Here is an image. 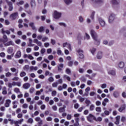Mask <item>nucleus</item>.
I'll list each match as a JSON object with an SVG mask.
<instances>
[{"label":"nucleus","mask_w":126,"mask_h":126,"mask_svg":"<svg viewBox=\"0 0 126 126\" xmlns=\"http://www.w3.org/2000/svg\"><path fill=\"white\" fill-rule=\"evenodd\" d=\"M90 33L94 41V44L97 45H99L100 44V41L98 40V35L97 34V32H96L94 30L91 29L90 31Z\"/></svg>","instance_id":"obj_1"},{"label":"nucleus","mask_w":126,"mask_h":126,"mask_svg":"<svg viewBox=\"0 0 126 126\" xmlns=\"http://www.w3.org/2000/svg\"><path fill=\"white\" fill-rule=\"evenodd\" d=\"M53 17L55 19L59 20L62 17V13L58 11H54L53 13Z\"/></svg>","instance_id":"obj_2"},{"label":"nucleus","mask_w":126,"mask_h":126,"mask_svg":"<svg viewBox=\"0 0 126 126\" xmlns=\"http://www.w3.org/2000/svg\"><path fill=\"white\" fill-rule=\"evenodd\" d=\"M116 19V15L115 14H111L108 18V21L109 23H112L114 22V20Z\"/></svg>","instance_id":"obj_3"},{"label":"nucleus","mask_w":126,"mask_h":126,"mask_svg":"<svg viewBox=\"0 0 126 126\" xmlns=\"http://www.w3.org/2000/svg\"><path fill=\"white\" fill-rule=\"evenodd\" d=\"M6 2L9 6V8H8L9 11H12V10H13V6H12V2L10 1H8V0H6Z\"/></svg>","instance_id":"obj_4"},{"label":"nucleus","mask_w":126,"mask_h":126,"mask_svg":"<svg viewBox=\"0 0 126 126\" xmlns=\"http://www.w3.org/2000/svg\"><path fill=\"white\" fill-rule=\"evenodd\" d=\"M18 16V12H16L15 13L11 14L10 15V18L11 19V20H15V19L17 18Z\"/></svg>","instance_id":"obj_5"},{"label":"nucleus","mask_w":126,"mask_h":126,"mask_svg":"<svg viewBox=\"0 0 126 126\" xmlns=\"http://www.w3.org/2000/svg\"><path fill=\"white\" fill-rule=\"evenodd\" d=\"M98 21L101 27H105V26H106V22H105L102 18H99Z\"/></svg>","instance_id":"obj_6"},{"label":"nucleus","mask_w":126,"mask_h":126,"mask_svg":"<svg viewBox=\"0 0 126 126\" xmlns=\"http://www.w3.org/2000/svg\"><path fill=\"white\" fill-rule=\"evenodd\" d=\"M35 121L36 122H38V126H42L43 125V120L41 119V118L37 117L35 118Z\"/></svg>","instance_id":"obj_7"},{"label":"nucleus","mask_w":126,"mask_h":126,"mask_svg":"<svg viewBox=\"0 0 126 126\" xmlns=\"http://www.w3.org/2000/svg\"><path fill=\"white\" fill-rule=\"evenodd\" d=\"M10 70L11 72L14 73V75H15V76H17L18 74V70L16 69V68H15V67H12L10 68Z\"/></svg>","instance_id":"obj_8"},{"label":"nucleus","mask_w":126,"mask_h":126,"mask_svg":"<svg viewBox=\"0 0 126 126\" xmlns=\"http://www.w3.org/2000/svg\"><path fill=\"white\" fill-rule=\"evenodd\" d=\"M126 104H123L119 109L118 111L120 112V113H123L125 110H126Z\"/></svg>","instance_id":"obj_9"},{"label":"nucleus","mask_w":126,"mask_h":126,"mask_svg":"<svg viewBox=\"0 0 126 126\" xmlns=\"http://www.w3.org/2000/svg\"><path fill=\"white\" fill-rule=\"evenodd\" d=\"M14 57L15 59H19L20 58H21V51L20 50L18 51Z\"/></svg>","instance_id":"obj_10"},{"label":"nucleus","mask_w":126,"mask_h":126,"mask_svg":"<svg viewBox=\"0 0 126 126\" xmlns=\"http://www.w3.org/2000/svg\"><path fill=\"white\" fill-rule=\"evenodd\" d=\"M11 103V100H10V99H7L4 104V107H6V108H8V107H9Z\"/></svg>","instance_id":"obj_11"},{"label":"nucleus","mask_w":126,"mask_h":126,"mask_svg":"<svg viewBox=\"0 0 126 126\" xmlns=\"http://www.w3.org/2000/svg\"><path fill=\"white\" fill-rule=\"evenodd\" d=\"M116 122H115V125H120V120H121V116L118 115L115 118Z\"/></svg>","instance_id":"obj_12"},{"label":"nucleus","mask_w":126,"mask_h":126,"mask_svg":"<svg viewBox=\"0 0 126 126\" xmlns=\"http://www.w3.org/2000/svg\"><path fill=\"white\" fill-rule=\"evenodd\" d=\"M30 86H31V84L29 83H25L23 85V87L24 88V89H29V88H30Z\"/></svg>","instance_id":"obj_13"},{"label":"nucleus","mask_w":126,"mask_h":126,"mask_svg":"<svg viewBox=\"0 0 126 126\" xmlns=\"http://www.w3.org/2000/svg\"><path fill=\"white\" fill-rule=\"evenodd\" d=\"M65 108H66V106L64 105H63V107L59 108V113H63V112H65Z\"/></svg>","instance_id":"obj_14"},{"label":"nucleus","mask_w":126,"mask_h":126,"mask_svg":"<svg viewBox=\"0 0 126 126\" xmlns=\"http://www.w3.org/2000/svg\"><path fill=\"white\" fill-rule=\"evenodd\" d=\"M33 42L36 44L37 46H39V47H41L42 46V42L41 41H39L37 39H34L33 40Z\"/></svg>","instance_id":"obj_15"},{"label":"nucleus","mask_w":126,"mask_h":126,"mask_svg":"<svg viewBox=\"0 0 126 126\" xmlns=\"http://www.w3.org/2000/svg\"><path fill=\"white\" fill-rule=\"evenodd\" d=\"M108 74H110L111 75H113V76H115L116 75V71L115 70L113 69H110L108 71Z\"/></svg>","instance_id":"obj_16"},{"label":"nucleus","mask_w":126,"mask_h":126,"mask_svg":"<svg viewBox=\"0 0 126 126\" xmlns=\"http://www.w3.org/2000/svg\"><path fill=\"white\" fill-rule=\"evenodd\" d=\"M96 58L98 60H101L103 58V53L101 52H98L96 55Z\"/></svg>","instance_id":"obj_17"},{"label":"nucleus","mask_w":126,"mask_h":126,"mask_svg":"<svg viewBox=\"0 0 126 126\" xmlns=\"http://www.w3.org/2000/svg\"><path fill=\"white\" fill-rule=\"evenodd\" d=\"M92 1H93L94 2H95L96 3H97L98 4H100V3H103L104 2V0H91Z\"/></svg>","instance_id":"obj_18"},{"label":"nucleus","mask_w":126,"mask_h":126,"mask_svg":"<svg viewBox=\"0 0 126 126\" xmlns=\"http://www.w3.org/2000/svg\"><path fill=\"white\" fill-rule=\"evenodd\" d=\"M66 5H69L72 3V0H63Z\"/></svg>","instance_id":"obj_19"},{"label":"nucleus","mask_w":126,"mask_h":126,"mask_svg":"<svg viewBox=\"0 0 126 126\" xmlns=\"http://www.w3.org/2000/svg\"><path fill=\"white\" fill-rule=\"evenodd\" d=\"M63 63H60L58 66V71H62L63 70Z\"/></svg>","instance_id":"obj_20"},{"label":"nucleus","mask_w":126,"mask_h":126,"mask_svg":"<svg viewBox=\"0 0 126 126\" xmlns=\"http://www.w3.org/2000/svg\"><path fill=\"white\" fill-rule=\"evenodd\" d=\"M4 46H5V47H7V46H10V45L13 46V41L11 40L10 41L7 42L6 43H4Z\"/></svg>","instance_id":"obj_21"},{"label":"nucleus","mask_w":126,"mask_h":126,"mask_svg":"<svg viewBox=\"0 0 126 126\" xmlns=\"http://www.w3.org/2000/svg\"><path fill=\"white\" fill-rule=\"evenodd\" d=\"M3 39H4V41H3V43H6V42L8 41V38H7V36L6 35V34H5V33L3 34Z\"/></svg>","instance_id":"obj_22"},{"label":"nucleus","mask_w":126,"mask_h":126,"mask_svg":"<svg viewBox=\"0 0 126 126\" xmlns=\"http://www.w3.org/2000/svg\"><path fill=\"white\" fill-rule=\"evenodd\" d=\"M2 94L3 95H6V94H7V91H6V87H3L2 89Z\"/></svg>","instance_id":"obj_23"},{"label":"nucleus","mask_w":126,"mask_h":126,"mask_svg":"<svg viewBox=\"0 0 126 126\" xmlns=\"http://www.w3.org/2000/svg\"><path fill=\"white\" fill-rule=\"evenodd\" d=\"M113 96L115 97V98H119L120 96V94L119 92L115 91L113 93Z\"/></svg>","instance_id":"obj_24"},{"label":"nucleus","mask_w":126,"mask_h":126,"mask_svg":"<svg viewBox=\"0 0 126 126\" xmlns=\"http://www.w3.org/2000/svg\"><path fill=\"white\" fill-rule=\"evenodd\" d=\"M13 48L12 47H8L7 49L8 54H12L13 53Z\"/></svg>","instance_id":"obj_25"},{"label":"nucleus","mask_w":126,"mask_h":126,"mask_svg":"<svg viewBox=\"0 0 126 126\" xmlns=\"http://www.w3.org/2000/svg\"><path fill=\"white\" fill-rule=\"evenodd\" d=\"M118 66L120 67V68H123L124 66H125V63L123 62H121L119 63Z\"/></svg>","instance_id":"obj_26"},{"label":"nucleus","mask_w":126,"mask_h":126,"mask_svg":"<svg viewBox=\"0 0 126 126\" xmlns=\"http://www.w3.org/2000/svg\"><path fill=\"white\" fill-rule=\"evenodd\" d=\"M113 4H119L120 3V0H112Z\"/></svg>","instance_id":"obj_27"},{"label":"nucleus","mask_w":126,"mask_h":126,"mask_svg":"<svg viewBox=\"0 0 126 126\" xmlns=\"http://www.w3.org/2000/svg\"><path fill=\"white\" fill-rule=\"evenodd\" d=\"M29 25L30 26H31V27H32V30H36V27H35V26H34V23H30L29 24Z\"/></svg>","instance_id":"obj_28"},{"label":"nucleus","mask_w":126,"mask_h":126,"mask_svg":"<svg viewBox=\"0 0 126 126\" xmlns=\"http://www.w3.org/2000/svg\"><path fill=\"white\" fill-rule=\"evenodd\" d=\"M44 30H45V28L42 26L39 28L38 32H39V33H42V32H44Z\"/></svg>","instance_id":"obj_29"},{"label":"nucleus","mask_w":126,"mask_h":126,"mask_svg":"<svg viewBox=\"0 0 126 126\" xmlns=\"http://www.w3.org/2000/svg\"><path fill=\"white\" fill-rule=\"evenodd\" d=\"M79 79L82 82H86V78H85V77L84 76L80 77Z\"/></svg>","instance_id":"obj_30"},{"label":"nucleus","mask_w":126,"mask_h":126,"mask_svg":"<svg viewBox=\"0 0 126 126\" xmlns=\"http://www.w3.org/2000/svg\"><path fill=\"white\" fill-rule=\"evenodd\" d=\"M94 109H95V105H94V104H91L90 106V108H89L90 111H94Z\"/></svg>","instance_id":"obj_31"},{"label":"nucleus","mask_w":126,"mask_h":126,"mask_svg":"<svg viewBox=\"0 0 126 126\" xmlns=\"http://www.w3.org/2000/svg\"><path fill=\"white\" fill-rule=\"evenodd\" d=\"M29 65H25V66L23 67V69L24 70H26V71H28V70H29Z\"/></svg>","instance_id":"obj_32"},{"label":"nucleus","mask_w":126,"mask_h":126,"mask_svg":"<svg viewBox=\"0 0 126 126\" xmlns=\"http://www.w3.org/2000/svg\"><path fill=\"white\" fill-rule=\"evenodd\" d=\"M26 75V72L24 71H22L20 73V76L21 77H24V76H25Z\"/></svg>","instance_id":"obj_33"},{"label":"nucleus","mask_w":126,"mask_h":126,"mask_svg":"<svg viewBox=\"0 0 126 126\" xmlns=\"http://www.w3.org/2000/svg\"><path fill=\"white\" fill-rule=\"evenodd\" d=\"M90 51L92 55H94L95 52H96V48H92V49H91Z\"/></svg>","instance_id":"obj_34"},{"label":"nucleus","mask_w":126,"mask_h":126,"mask_svg":"<svg viewBox=\"0 0 126 126\" xmlns=\"http://www.w3.org/2000/svg\"><path fill=\"white\" fill-rule=\"evenodd\" d=\"M58 85L59 83H58V82H54L52 84V87H54V88H56L57 87H58Z\"/></svg>","instance_id":"obj_35"},{"label":"nucleus","mask_w":126,"mask_h":126,"mask_svg":"<svg viewBox=\"0 0 126 126\" xmlns=\"http://www.w3.org/2000/svg\"><path fill=\"white\" fill-rule=\"evenodd\" d=\"M102 118L100 117H98L97 118H94V121H95V122H102Z\"/></svg>","instance_id":"obj_36"},{"label":"nucleus","mask_w":126,"mask_h":126,"mask_svg":"<svg viewBox=\"0 0 126 126\" xmlns=\"http://www.w3.org/2000/svg\"><path fill=\"white\" fill-rule=\"evenodd\" d=\"M63 78L67 79V80H68V81H70V77H69V76H68L66 75H63Z\"/></svg>","instance_id":"obj_37"},{"label":"nucleus","mask_w":126,"mask_h":126,"mask_svg":"<svg viewBox=\"0 0 126 126\" xmlns=\"http://www.w3.org/2000/svg\"><path fill=\"white\" fill-rule=\"evenodd\" d=\"M85 103L87 104V107H88L90 104H91V101L90 100L86 99L85 100Z\"/></svg>","instance_id":"obj_38"},{"label":"nucleus","mask_w":126,"mask_h":126,"mask_svg":"<svg viewBox=\"0 0 126 126\" xmlns=\"http://www.w3.org/2000/svg\"><path fill=\"white\" fill-rule=\"evenodd\" d=\"M31 4L32 7V6H35V5H36L35 0H32L31 1Z\"/></svg>","instance_id":"obj_39"},{"label":"nucleus","mask_w":126,"mask_h":126,"mask_svg":"<svg viewBox=\"0 0 126 126\" xmlns=\"http://www.w3.org/2000/svg\"><path fill=\"white\" fill-rule=\"evenodd\" d=\"M14 56V53H12L11 55H7L6 58L7 60H11V58H12Z\"/></svg>","instance_id":"obj_40"},{"label":"nucleus","mask_w":126,"mask_h":126,"mask_svg":"<svg viewBox=\"0 0 126 126\" xmlns=\"http://www.w3.org/2000/svg\"><path fill=\"white\" fill-rule=\"evenodd\" d=\"M12 75V74L11 73L8 72L5 73V76L6 77H10Z\"/></svg>","instance_id":"obj_41"},{"label":"nucleus","mask_w":126,"mask_h":126,"mask_svg":"<svg viewBox=\"0 0 126 126\" xmlns=\"http://www.w3.org/2000/svg\"><path fill=\"white\" fill-rule=\"evenodd\" d=\"M65 72L67 74H70L71 73V71L69 68H66L65 70Z\"/></svg>","instance_id":"obj_42"},{"label":"nucleus","mask_w":126,"mask_h":126,"mask_svg":"<svg viewBox=\"0 0 126 126\" xmlns=\"http://www.w3.org/2000/svg\"><path fill=\"white\" fill-rule=\"evenodd\" d=\"M14 92H15V93H20V90L17 88H15L14 89Z\"/></svg>","instance_id":"obj_43"},{"label":"nucleus","mask_w":126,"mask_h":126,"mask_svg":"<svg viewBox=\"0 0 126 126\" xmlns=\"http://www.w3.org/2000/svg\"><path fill=\"white\" fill-rule=\"evenodd\" d=\"M17 5H18V6H19L20 5H22L23 4H24V1H20V2L17 3Z\"/></svg>","instance_id":"obj_44"},{"label":"nucleus","mask_w":126,"mask_h":126,"mask_svg":"<svg viewBox=\"0 0 126 126\" xmlns=\"http://www.w3.org/2000/svg\"><path fill=\"white\" fill-rule=\"evenodd\" d=\"M54 80L55 79L53 77H50L48 78V81H49V82H54Z\"/></svg>","instance_id":"obj_45"},{"label":"nucleus","mask_w":126,"mask_h":126,"mask_svg":"<svg viewBox=\"0 0 126 126\" xmlns=\"http://www.w3.org/2000/svg\"><path fill=\"white\" fill-rule=\"evenodd\" d=\"M46 121H47V122H52L53 121V118L51 117H48L46 118Z\"/></svg>","instance_id":"obj_46"},{"label":"nucleus","mask_w":126,"mask_h":126,"mask_svg":"<svg viewBox=\"0 0 126 126\" xmlns=\"http://www.w3.org/2000/svg\"><path fill=\"white\" fill-rule=\"evenodd\" d=\"M87 120L90 123H92L94 119L92 117H87Z\"/></svg>","instance_id":"obj_47"},{"label":"nucleus","mask_w":126,"mask_h":126,"mask_svg":"<svg viewBox=\"0 0 126 126\" xmlns=\"http://www.w3.org/2000/svg\"><path fill=\"white\" fill-rule=\"evenodd\" d=\"M40 53L42 55H44V54H45V53H46V49H45V48L41 49V50L40 51Z\"/></svg>","instance_id":"obj_48"},{"label":"nucleus","mask_w":126,"mask_h":126,"mask_svg":"<svg viewBox=\"0 0 126 126\" xmlns=\"http://www.w3.org/2000/svg\"><path fill=\"white\" fill-rule=\"evenodd\" d=\"M59 25H60V26H63V27H66V24L64 23L60 22L59 23Z\"/></svg>","instance_id":"obj_49"},{"label":"nucleus","mask_w":126,"mask_h":126,"mask_svg":"<svg viewBox=\"0 0 126 126\" xmlns=\"http://www.w3.org/2000/svg\"><path fill=\"white\" fill-rule=\"evenodd\" d=\"M101 87L102 89H105V88H107V84H102L101 86Z\"/></svg>","instance_id":"obj_50"},{"label":"nucleus","mask_w":126,"mask_h":126,"mask_svg":"<svg viewBox=\"0 0 126 126\" xmlns=\"http://www.w3.org/2000/svg\"><path fill=\"white\" fill-rule=\"evenodd\" d=\"M28 123L29 124H33V119L32 118H30L28 120Z\"/></svg>","instance_id":"obj_51"},{"label":"nucleus","mask_w":126,"mask_h":126,"mask_svg":"<svg viewBox=\"0 0 126 126\" xmlns=\"http://www.w3.org/2000/svg\"><path fill=\"white\" fill-rule=\"evenodd\" d=\"M51 94H52V96H53V97L56 96V95H57V91H53Z\"/></svg>","instance_id":"obj_52"},{"label":"nucleus","mask_w":126,"mask_h":126,"mask_svg":"<svg viewBox=\"0 0 126 126\" xmlns=\"http://www.w3.org/2000/svg\"><path fill=\"white\" fill-rule=\"evenodd\" d=\"M0 105H2L4 103V101L2 100V96H0Z\"/></svg>","instance_id":"obj_53"},{"label":"nucleus","mask_w":126,"mask_h":126,"mask_svg":"<svg viewBox=\"0 0 126 126\" xmlns=\"http://www.w3.org/2000/svg\"><path fill=\"white\" fill-rule=\"evenodd\" d=\"M79 22L81 23H82V22H83V21H84V20L83 19V17H82V16H80L79 17Z\"/></svg>","instance_id":"obj_54"},{"label":"nucleus","mask_w":126,"mask_h":126,"mask_svg":"<svg viewBox=\"0 0 126 126\" xmlns=\"http://www.w3.org/2000/svg\"><path fill=\"white\" fill-rule=\"evenodd\" d=\"M35 91V89H34V88H31V89H30V93H31V94H32V93H33V92H34Z\"/></svg>","instance_id":"obj_55"},{"label":"nucleus","mask_w":126,"mask_h":126,"mask_svg":"<svg viewBox=\"0 0 126 126\" xmlns=\"http://www.w3.org/2000/svg\"><path fill=\"white\" fill-rule=\"evenodd\" d=\"M57 54H58V55H62V50H61V48H59L58 49Z\"/></svg>","instance_id":"obj_56"},{"label":"nucleus","mask_w":126,"mask_h":126,"mask_svg":"<svg viewBox=\"0 0 126 126\" xmlns=\"http://www.w3.org/2000/svg\"><path fill=\"white\" fill-rule=\"evenodd\" d=\"M94 15H95V12H92V14L91 15V18L92 19H94Z\"/></svg>","instance_id":"obj_57"},{"label":"nucleus","mask_w":126,"mask_h":126,"mask_svg":"<svg viewBox=\"0 0 126 126\" xmlns=\"http://www.w3.org/2000/svg\"><path fill=\"white\" fill-rule=\"evenodd\" d=\"M52 110H53V111H58V107H57V105H54L52 106Z\"/></svg>","instance_id":"obj_58"},{"label":"nucleus","mask_w":126,"mask_h":126,"mask_svg":"<svg viewBox=\"0 0 126 126\" xmlns=\"http://www.w3.org/2000/svg\"><path fill=\"white\" fill-rule=\"evenodd\" d=\"M79 58L80 59H84V55L82 53H79Z\"/></svg>","instance_id":"obj_59"},{"label":"nucleus","mask_w":126,"mask_h":126,"mask_svg":"<svg viewBox=\"0 0 126 126\" xmlns=\"http://www.w3.org/2000/svg\"><path fill=\"white\" fill-rule=\"evenodd\" d=\"M95 105L96 106H101V101H98V100L96 101L95 102Z\"/></svg>","instance_id":"obj_60"},{"label":"nucleus","mask_w":126,"mask_h":126,"mask_svg":"<svg viewBox=\"0 0 126 126\" xmlns=\"http://www.w3.org/2000/svg\"><path fill=\"white\" fill-rule=\"evenodd\" d=\"M95 111L98 112L99 113L101 112V107H96Z\"/></svg>","instance_id":"obj_61"},{"label":"nucleus","mask_w":126,"mask_h":126,"mask_svg":"<svg viewBox=\"0 0 126 126\" xmlns=\"http://www.w3.org/2000/svg\"><path fill=\"white\" fill-rule=\"evenodd\" d=\"M71 115L70 114H67V117H66V119L67 120H71Z\"/></svg>","instance_id":"obj_62"},{"label":"nucleus","mask_w":126,"mask_h":126,"mask_svg":"<svg viewBox=\"0 0 126 126\" xmlns=\"http://www.w3.org/2000/svg\"><path fill=\"white\" fill-rule=\"evenodd\" d=\"M121 122L125 123L126 122V117L125 116H122Z\"/></svg>","instance_id":"obj_63"},{"label":"nucleus","mask_w":126,"mask_h":126,"mask_svg":"<svg viewBox=\"0 0 126 126\" xmlns=\"http://www.w3.org/2000/svg\"><path fill=\"white\" fill-rule=\"evenodd\" d=\"M79 72H80V73H83V72H84V69L81 68H79Z\"/></svg>","instance_id":"obj_64"}]
</instances>
